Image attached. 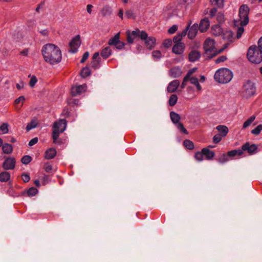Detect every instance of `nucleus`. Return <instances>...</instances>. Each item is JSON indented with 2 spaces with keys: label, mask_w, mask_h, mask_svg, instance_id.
<instances>
[{
  "label": "nucleus",
  "mask_w": 262,
  "mask_h": 262,
  "mask_svg": "<svg viewBox=\"0 0 262 262\" xmlns=\"http://www.w3.org/2000/svg\"><path fill=\"white\" fill-rule=\"evenodd\" d=\"M41 53L45 61L51 64L60 62L62 59L59 48L52 43H47L42 47Z\"/></svg>",
  "instance_id": "1"
},
{
  "label": "nucleus",
  "mask_w": 262,
  "mask_h": 262,
  "mask_svg": "<svg viewBox=\"0 0 262 262\" xmlns=\"http://www.w3.org/2000/svg\"><path fill=\"white\" fill-rule=\"evenodd\" d=\"M249 8L246 5H242L239 9V16L241 26L237 28L236 38L239 39L241 37L244 32V26L247 25L249 23L248 14Z\"/></svg>",
  "instance_id": "2"
},
{
  "label": "nucleus",
  "mask_w": 262,
  "mask_h": 262,
  "mask_svg": "<svg viewBox=\"0 0 262 262\" xmlns=\"http://www.w3.org/2000/svg\"><path fill=\"white\" fill-rule=\"evenodd\" d=\"M203 48V56L206 59H209L221 53L224 49L217 51L215 48V43L213 39L208 38L205 40Z\"/></svg>",
  "instance_id": "3"
},
{
  "label": "nucleus",
  "mask_w": 262,
  "mask_h": 262,
  "mask_svg": "<svg viewBox=\"0 0 262 262\" xmlns=\"http://www.w3.org/2000/svg\"><path fill=\"white\" fill-rule=\"evenodd\" d=\"M67 126V121L64 119H59L55 122L53 125V132L52 138L53 142L57 145H61V141L58 139L60 133L63 132Z\"/></svg>",
  "instance_id": "4"
},
{
  "label": "nucleus",
  "mask_w": 262,
  "mask_h": 262,
  "mask_svg": "<svg viewBox=\"0 0 262 262\" xmlns=\"http://www.w3.org/2000/svg\"><path fill=\"white\" fill-rule=\"evenodd\" d=\"M232 77V72L227 68H221L217 70L214 75L215 80L223 84L229 82Z\"/></svg>",
  "instance_id": "5"
},
{
  "label": "nucleus",
  "mask_w": 262,
  "mask_h": 262,
  "mask_svg": "<svg viewBox=\"0 0 262 262\" xmlns=\"http://www.w3.org/2000/svg\"><path fill=\"white\" fill-rule=\"evenodd\" d=\"M256 91V88L254 82L248 80L243 85L241 95L245 98H249L253 96Z\"/></svg>",
  "instance_id": "6"
},
{
  "label": "nucleus",
  "mask_w": 262,
  "mask_h": 262,
  "mask_svg": "<svg viewBox=\"0 0 262 262\" xmlns=\"http://www.w3.org/2000/svg\"><path fill=\"white\" fill-rule=\"evenodd\" d=\"M248 60L254 63H259L262 61V54L256 46H251L247 52Z\"/></svg>",
  "instance_id": "7"
},
{
  "label": "nucleus",
  "mask_w": 262,
  "mask_h": 262,
  "mask_svg": "<svg viewBox=\"0 0 262 262\" xmlns=\"http://www.w3.org/2000/svg\"><path fill=\"white\" fill-rule=\"evenodd\" d=\"M258 148H241L238 149H234L228 152V156L234 157L236 155L241 156L243 153V150L247 151L250 155H253L257 152Z\"/></svg>",
  "instance_id": "8"
},
{
  "label": "nucleus",
  "mask_w": 262,
  "mask_h": 262,
  "mask_svg": "<svg viewBox=\"0 0 262 262\" xmlns=\"http://www.w3.org/2000/svg\"><path fill=\"white\" fill-rule=\"evenodd\" d=\"M80 45V36H75L69 43V52L72 53H76Z\"/></svg>",
  "instance_id": "9"
},
{
  "label": "nucleus",
  "mask_w": 262,
  "mask_h": 262,
  "mask_svg": "<svg viewBox=\"0 0 262 262\" xmlns=\"http://www.w3.org/2000/svg\"><path fill=\"white\" fill-rule=\"evenodd\" d=\"M15 159L13 157H8L4 161L3 167L5 170H12L15 168Z\"/></svg>",
  "instance_id": "10"
},
{
  "label": "nucleus",
  "mask_w": 262,
  "mask_h": 262,
  "mask_svg": "<svg viewBox=\"0 0 262 262\" xmlns=\"http://www.w3.org/2000/svg\"><path fill=\"white\" fill-rule=\"evenodd\" d=\"M182 7L180 5L177 6V9H172L170 6L167 7L164 10V16L167 18H169L173 16L178 15L179 13L177 10H179V7Z\"/></svg>",
  "instance_id": "11"
},
{
  "label": "nucleus",
  "mask_w": 262,
  "mask_h": 262,
  "mask_svg": "<svg viewBox=\"0 0 262 262\" xmlns=\"http://www.w3.org/2000/svg\"><path fill=\"white\" fill-rule=\"evenodd\" d=\"M87 86L85 84L73 86L71 89V94L73 96L80 95L86 91Z\"/></svg>",
  "instance_id": "12"
},
{
  "label": "nucleus",
  "mask_w": 262,
  "mask_h": 262,
  "mask_svg": "<svg viewBox=\"0 0 262 262\" xmlns=\"http://www.w3.org/2000/svg\"><path fill=\"white\" fill-rule=\"evenodd\" d=\"M141 40L144 41L146 47L149 50L152 49L155 46L156 39L154 37L147 36L145 39Z\"/></svg>",
  "instance_id": "13"
},
{
  "label": "nucleus",
  "mask_w": 262,
  "mask_h": 262,
  "mask_svg": "<svg viewBox=\"0 0 262 262\" xmlns=\"http://www.w3.org/2000/svg\"><path fill=\"white\" fill-rule=\"evenodd\" d=\"M182 74V71L179 67H175L171 69L169 71V75L172 78H178L181 76Z\"/></svg>",
  "instance_id": "14"
},
{
  "label": "nucleus",
  "mask_w": 262,
  "mask_h": 262,
  "mask_svg": "<svg viewBox=\"0 0 262 262\" xmlns=\"http://www.w3.org/2000/svg\"><path fill=\"white\" fill-rule=\"evenodd\" d=\"M198 28L199 29V25L197 24H193L188 29V37L190 39L194 38L197 34Z\"/></svg>",
  "instance_id": "15"
},
{
  "label": "nucleus",
  "mask_w": 262,
  "mask_h": 262,
  "mask_svg": "<svg viewBox=\"0 0 262 262\" xmlns=\"http://www.w3.org/2000/svg\"><path fill=\"white\" fill-rule=\"evenodd\" d=\"M184 49L185 45L184 43H176L172 47V52L176 54L181 55L184 52Z\"/></svg>",
  "instance_id": "16"
},
{
  "label": "nucleus",
  "mask_w": 262,
  "mask_h": 262,
  "mask_svg": "<svg viewBox=\"0 0 262 262\" xmlns=\"http://www.w3.org/2000/svg\"><path fill=\"white\" fill-rule=\"evenodd\" d=\"M180 85V81L178 80H174L170 82L167 88L168 93H173L176 91Z\"/></svg>",
  "instance_id": "17"
},
{
  "label": "nucleus",
  "mask_w": 262,
  "mask_h": 262,
  "mask_svg": "<svg viewBox=\"0 0 262 262\" xmlns=\"http://www.w3.org/2000/svg\"><path fill=\"white\" fill-rule=\"evenodd\" d=\"M131 35L134 37H139L142 39H145L147 36V33L144 31H140L139 29H136L130 33Z\"/></svg>",
  "instance_id": "18"
},
{
  "label": "nucleus",
  "mask_w": 262,
  "mask_h": 262,
  "mask_svg": "<svg viewBox=\"0 0 262 262\" xmlns=\"http://www.w3.org/2000/svg\"><path fill=\"white\" fill-rule=\"evenodd\" d=\"M201 53L197 50H192L189 54V60L190 62H195L201 57Z\"/></svg>",
  "instance_id": "19"
},
{
  "label": "nucleus",
  "mask_w": 262,
  "mask_h": 262,
  "mask_svg": "<svg viewBox=\"0 0 262 262\" xmlns=\"http://www.w3.org/2000/svg\"><path fill=\"white\" fill-rule=\"evenodd\" d=\"M196 70H197L196 68H193L190 69L188 71L186 75L183 78V81H182V83L181 84L182 89H184L186 86V85L187 84V82L189 80L190 77L193 73H194L196 71Z\"/></svg>",
  "instance_id": "20"
},
{
  "label": "nucleus",
  "mask_w": 262,
  "mask_h": 262,
  "mask_svg": "<svg viewBox=\"0 0 262 262\" xmlns=\"http://www.w3.org/2000/svg\"><path fill=\"white\" fill-rule=\"evenodd\" d=\"M210 26V22L208 18L202 19L199 24V29L202 32L206 31Z\"/></svg>",
  "instance_id": "21"
},
{
  "label": "nucleus",
  "mask_w": 262,
  "mask_h": 262,
  "mask_svg": "<svg viewBox=\"0 0 262 262\" xmlns=\"http://www.w3.org/2000/svg\"><path fill=\"white\" fill-rule=\"evenodd\" d=\"M211 31L212 34L215 36L222 35L223 32V29L219 25H213L211 28Z\"/></svg>",
  "instance_id": "22"
},
{
  "label": "nucleus",
  "mask_w": 262,
  "mask_h": 262,
  "mask_svg": "<svg viewBox=\"0 0 262 262\" xmlns=\"http://www.w3.org/2000/svg\"><path fill=\"white\" fill-rule=\"evenodd\" d=\"M56 148H48L45 153V158L49 160L53 159L56 155Z\"/></svg>",
  "instance_id": "23"
},
{
  "label": "nucleus",
  "mask_w": 262,
  "mask_h": 262,
  "mask_svg": "<svg viewBox=\"0 0 262 262\" xmlns=\"http://www.w3.org/2000/svg\"><path fill=\"white\" fill-rule=\"evenodd\" d=\"M100 13L103 17L110 16L112 13V9L108 5L104 6L100 10Z\"/></svg>",
  "instance_id": "24"
},
{
  "label": "nucleus",
  "mask_w": 262,
  "mask_h": 262,
  "mask_svg": "<svg viewBox=\"0 0 262 262\" xmlns=\"http://www.w3.org/2000/svg\"><path fill=\"white\" fill-rule=\"evenodd\" d=\"M170 117L172 123L174 124L180 122L181 116L178 113L174 112H170Z\"/></svg>",
  "instance_id": "25"
},
{
  "label": "nucleus",
  "mask_w": 262,
  "mask_h": 262,
  "mask_svg": "<svg viewBox=\"0 0 262 262\" xmlns=\"http://www.w3.org/2000/svg\"><path fill=\"white\" fill-rule=\"evenodd\" d=\"M233 32L230 30H226L225 31H223L222 36L223 39L227 40L230 42L232 41V39L233 38Z\"/></svg>",
  "instance_id": "26"
},
{
  "label": "nucleus",
  "mask_w": 262,
  "mask_h": 262,
  "mask_svg": "<svg viewBox=\"0 0 262 262\" xmlns=\"http://www.w3.org/2000/svg\"><path fill=\"white\" fill-rule=\"evenodd\" d=\"M112 51L110 47H106L102 50L101 52V56L104 59H107L111 56V55L112 54Z\"/></svg>",
  "instance_id": "27"
},
{
  "label": "nucleus",
  "mask_w": 262,
  "mask_h": 262,
  "mask_svg": "<svg viewBox=\"0 0 262 262\" xmlns=\"http://www.w3.org/2000/svg\"><path fill=\"white\" fill-rule=\"evenodd\" d=\"M216 129L220 133L219 134L222 135L223 137L226 136L229 130L228 128L226 126L221 125H218L216 127Z\"/></svg>",
  "instance_id": "28"
},
{
  "label": "nucleus",
  "mask_w": 262,
  "mask_h": 262,
  "mask_svg": "<svg viewBox=\"0 0 262 262\" xmlns=\"http://www.w3.org/2000/svg\"><path fill=\"white\" fill-rule=\"evenodd\" d=\"M120 38V33H116L114 37L111 38L108 42V44L110 46H115L118 41L119 40Z\"/></svg>",
  "instance_id": "29"
},
{
  "label": "nucleus",
  "mask_w": 262,
  "mask_h": 262,
  "mask_svg": "<svg viewBox=\"0 0 262 262\" xmlns=\"http://www.w3.org/2000/svg\"><path fill=\"white\" fill-rule=\"evenodd\" d=\"M10 174L7 171H4L0 173V181L2 182H6L9 180Z\"/></svg>",
  "instance_id": "30"
},
{
  "label": "nucleus",
  "mask_w": 262,
  "mask_h": 262,
  "mask_svg": "<svg viewBox=\"0 0 262 262\" xmlns=\"http://www.w3.org/2000/svg\"><path fill=\"white\" fill-rule=\"evenodd\" d=\"M189 80H190L191 83H192V84L196 86V89L198 91H201L202 90L201 86L200 85V84L199 82L198 79L196 77H190V78Z\"/></svg>",
  "instance_id": "31"
},
{
  "label": "nucleus",
  "mask_w": 262,
  "mask_h": 262,
  "mask_svg": "<svg viewBox=\"0 0 262 262\" xmlns=\"http://www.w3.org/2000/svg\"><path fill=\"white\" fill-rule=\"evenodd\" d=\"M203 152L204 155V157L207 159H210L214 156V153L209 150L208 148H203Z\"/></svg>",
  "instance_id": "32"
},
{
  "label": "nucleus",
  "mask_w": 262,
  "mask_h": 262,
  "mask_svg": "<svg viewBox=\"0 0 262 262\" xmlns=\"http://www.w3.org/2000/svg\"><path fill=\"white\" fill-rule=\"evenodd\" d=\"M125 15L128 19H135L136 18V15L135 14L134 10L132 9L126 10L125 12Z\"/></svg>",
  "instance_id": "33"
},
{
  "label": "nucleus",
  "mask_w": 262,
  "mask_h": 262,
  "mask_svg": "<svg viewBox=\"0 0 262 262\" xmlns=\"http://www.w3.org/2000/svg\"><path fill=\"white\" fill-rule=\"evenodd\" d=\"M176 126L177 127V129L181 132L182 133L185 135H187L188 134V131L187 129L184 127V125L181 122H179L177 123Z\"/></svg>",
  "instance_id": "34"
},
{
  "label": "nucleus",
  "mask_w": 262,
  "mask_h": 262,
  "mask_svg": "<svg viewBox=\"0 0 262 262\" xmlns=\"http://www.w3.org/2000/svg\"><path fill=\"white\" fill-rule=\"evenodd\" d=\"M178 97L176 94H172L170 96L169 99V104L171 106H174L177 102Z\"/></svg>",
  "instance_id": "35"
},
{
  "label": "nucleus",
  "mask_w": 262,
  "mask_h": 262,
  "mask_svg": "<svg viewBox=\"0 0 262 262\" xmlns=\"http://www.w3.org/2000/svg\"><path fill=\"white\" fill-rule=\"evenodd\" d=\"M255 119V116L253 115L248 119L243 124V128H246L254 121Z\"/></svg>",
  "instance_id": "36"
},
{
  "label": "nucleus",
  "mask_w": 262,
  "mask_h": 262,
  "mask_svg": "<svg viewBox=\"0 0 262 262\" xmlns=\"http://www.w3.org/2000/svg\"><path fill=\"white\" fill-rule=\"evenodd\" d=\"M91 74V70L89 68L85 67L82 69L81 72V77L85 78L89 76Z\"/></svg>",
  "instance_id": "37"
},
{
  "label": "nucleus",
  "mask_w": 262,
  "mask_h": 262,
  "mask_svg": "<svg viewBox=\"0 0 262 262\" xmlns=\"http://www.w3.org/2000/svg\"><path fill=\"white\" fill-rule=\"evenodd\" d=\"M101 59H93L91 61V67L95 70L97 69L100 67Z\"/></svg>",
  "instance_id": "38"
},
{
  "label": "nucleus",
  "mask_w": 262,
  "mask_h": 262,
  "mask_svg": "<svg viewBox=\"0 0 262 262\" xmlns=\"http://www.w3.org/2000/svg\"><path fill=\"white\" fill-rule=\"evenodd\" d=\"M43 169L47 173H51L53 171V166L49 162H46L44 164Z\"/></svg>",
  "instance_id": "39"
},
{
  "label": "nucleus",
  "mask_w": 262,
  "mask_h": 262,
  "mask_svg": "<svg viewBox=\"0 0 262 262\" xmlns=\"http://www.w3.org/2000/svg\"><path fill=\"white\" fill-rule=\"evenodd\" d=\"M8 124L7 123H3L0 126V133L2 134H7L8 132Z\"/></svg>",
  "instance_id": "40"
},
{
  "label": "nucleus",
  "mask_w": 262,
  "mask_h": 262,
  "mask_svg": "<svg viewBox=\"0 0 262 262\" xmlns=\"http://www.w3.org/2000/svg\"><path fill=\"white\" fill-rule=\"evenodd\" d=\"M37 192L38 190L36 188L32 187L28 190L27 194L29 196H33L36 195Z\"/></svg>",
  "instance_id": "41"
},
{
  "label": "nucleus",
  "mask_w": 262,
  "mask_h": 262,
  "mask_svg": "<svg viewBox=\"0 0 262 262\" xmlns=\"http://www.w3.org/2000/svg\"><path fill=\"white\" fill-rule=\"evenodd\" d=\"M262 130V124H259L255 128L251 130V133L255 135H258Z\"/></svg>",
  "instance_id": "42"
},
{
  "label": "nucleus",
  "mask_w": 262,
  "mask_h": 262,
  "mask_svg": "<svg viewBox=\"0 0 262 262\" xmlns=\"http://www.w3.org/2000/svg\"><path fill=\"white\" fill-rule=\"evenodd\" d=\"M152 56L155 60H158L161 57V52L159 50L154 51L152 52Z\"/></svg>",
  "instance_id": "43"
},
{
  "label": "nucleus",
  "mask_w": 262,
  "mask_h": 262,
  "mask_svg": "<svg viewBox=\"0 0 262 262\" xmlns=\"http://www.w3.org/2000/svg\"><path fill=\"white\" fill-rule=\"evenodd\" d=\"M32 160V158L28 155H26L23 157V158L21 159V162L24 164H29Z\"/></svg>",
  "instance_id": "44"
},
{
  "label": "nucleus",
  "mask_w": 262,
  "mask_h": 262,
  "mask_svg": "<svg viewBox=\"0 0 262 262\" xmlns=\"http://www.w3.org/2000/svg\"><path fill=\"white\" fill-rule=\"evenodd\" d=\"M228 161V155H223L221 156L218 159L219 162L222 164L226 163Z\"/></svg>",
  "instance_id": "45"
},
{
  "label": "nucleus",
  "mask_w": 262,
  "mask_h": 262,
  "mask_svg": "<svg viewBox=\"0 0 262 262\" xmlns=\"http://www.w3.org/2000/svg\"><path fill=\"white\" fill-rule=\"evenodd\" d=\"M212 4L216 5L219 8L224 7V0H211Z\"/></svg>",
  "instance_id": "46"
},
{
  "label": "nucleus",
  "mask_w": 262,
  "mask_h": 262,
  "mask_svg": "<svg viewBox=\"0 0 262 262\" xmlns=\"http://www.w3.org/2000/svg\"><path fill=\"white\" fill-rule=\"evenodd\" d=\"M127 41L129 44L133 43L135 38L131 35L129 31H127Z\"/></svg>",
  "instance_id": "47"
},
{
  "label": "nucleus",
  "mask_w": 262,
  "mask_h": 262,
  "mask_svg": "<svg viewBox=\"0 0 262 262\" xmlns=\"http://www.w3.org/2000/svg\"><path fill=\"white\" fill-rule=\"evenodd\" d=\"M204 157V155L203 152V150H202V152H198L195 155V158L199 161H201L203 160Z\"/></svg>",
  "instance_id": "48"
},
{
  "label": "nucleus",
  "mask_w": 262,
  "mask_h": 262,
  "mask_svg": "<svg viewBox=\"0 0 262 262\" xmlns=\"http://www.w3.org/2000/svg\"><path fill=\"white\" fill-rule=\"evenodd\" d=\"M37 82V78L35 76L33 75L31 77V79H30V80L29 82V85L31 88H33Z\"/></svg>",
  "instance_id": "49"
},
{
  "label": "nucleus",
  "mask_w": 262,
  "mask_h": 262,
  "mask_svg": "<svg viewBox=\"0 0 262 262\" xmlns=\"http://www.w3.org/2000/svg\"><path fill=\"white\" fill-rule=\"evenodd\" d=\"M185 147H194L193 143L189 140H185L183 142Z\"/></svg>",
  "instance_id": "50"
},
{
  "label": "nucleus",
  "mask_w": 262,
  "mask_h": 262,
  "mask_svg": "<svg viewBox=\"0 0 262 262\" xmlns=\"http://www.w3.org/2000/svg\"><path fill=\"white\" fill-rule=\"evenodd\" d=\"M227 60V57L224 55H222L216 58L215 60V63L218 64L219 63L224 62Z\"/></svg>",
  "instance_id": "51"
},
{
  "label": "nucleus",
  "mask_w": 262,
  "mask_h": 262,
  "mask_svg": "<svg viewBox=\"0 0 262 262\" xmlns=\"http://www.w3.org/2000/svg\"><path fill=\"white\" fill-rule=\"evenodd\" d=\"M36 126V123L34 121H31L26 126L27 130L29 131Z\"/></svg>",
  "instance_id": "52"
},
{
  "label": "nucleus",
  "mask_w": 262,
  "mask_h": 262,
  "mask_svg": "<svg viewBox=\"0 0 262 262\" xmlns=\"http://www.w3.org/2000/svg\"><path fill=\"white\" fill-rule=\"evenodd\" d=\"M223 137L220 134H216L213 137V143L216 144L220 142Z\"/></svg>",
  "instance_id": "53"
},
{
  "label": "nucleus",
  "mask_w": 262,
  "mask_h": 262,
  "mask_svg": "<svg viewBox=\"0 0 262 262\" xmlns=\"http://www.w3.org/2000/svg\"><path fill=\"white\" fill-rule=\"evenodd\" d=\"M191 23H189L187 26L186 27V29L184 30L181 33H179L178 35L181 36V38H182L183 36H185L187 34V33L188 31V29L189 27H190Z\"/></svg>",
  "instance_id": "54"
},
{
  "label": "nucleus",
  "mask_w": 262,
  "mask_h": 262,
  "mask_svg": "<svg viewBox=\"0 0 262 262\" xmlns=\"http://www.w3.org/2000/svg\"><path fill=\"white\" fill-rule=\"evenodd\" d=\"M217 20L219 23H221L224 21V16L222 13L219 12L217 15Z\"/></svg>",
  "instance_id": "55"
},
{
  "label": "nucleus",
  "mask_w": 262,
  "mask_h": 262,
  "mask_svg": "<svg viewBox=\"0 0 262 262\" xmlns=\"http://www.w3.org/2000/svg\"><path fill=\"white\" fill-rule=\"evenodd\" d=\"M125 46V43L121 41L120 40L118 41V42L115 45V47L118 50L122 49Z\"/></svg>",
  "instance_id": "56"
},
{
  "label": "nucleus",
  "mask_w": 262,
  "mask_h": 262,
  "mask_svg": "<svg viewBox=\"0 0 262 262\" xmlns=\"http://www.w3.org/2000/svg\"><path fill=\"white\" fill-rule=\"evenodd\" d=\"M177 26L176 25H174L168 29V32L169 34H173L174 32L177 31Z\"/></svg>",
  "instance_id": "57"
},
{
  "label": "nucleus",
  "mask_w": 262,
  "mask_h": 262,
  "mask_svg": "<svg viewBox=\"0 0 262 262\" xmlns=\"http://www.w3.org/2000/svg\"><path fill=\"white\" fill-rule=\"evenodd\" d=\"M241 147H258V146L255 144H250L249 142H247L244 144Z\"/></svg>",
  "instance_id": "58"
},
{
  "label": "nucleus",
  "mask_w": 262,
  "mask_h": 262,
  "mask_svg": "<svg viewBox=\"0 0 262 262\" xmlns=\"http://www.w3.org/2000/svg\"><path fill=\"white\" fill-rule=\"evenodd\" d=\"M89 56V53L88 52H85L83 54V56L82 57V58H81V59L80 60V62L81 63L84 62L86 60V59H88Z\"/></svg>",
  "instance_id": "59"
},
{
  "label": "nucleus",
  "mask_w": 262,
  "mask_h": 262,
  "mask_svg": "<svg viewBox=\"0 0 262 262\" xmlns=\"http://www.w3.org/2000/svg\"><path fill=\"white\" fill-rule=\"evenodd\" d=\"M21 177L25 183L29 182L30 180V176L28 174H22Z\"/></svg>",
  "instance_id": "60"
},
{
  "label": "nucleus",
  "mask_w": 262,
  "mask_h": 262,
  "mask_svg": "<svg viewBox=\"0 0 262 262\" xmlns=\"http://www.w3.org/2000/svg\"><path fill=\"white\" fill-rule=\"evenodd\" d=\"M37 142H38V138H34L29 141L28 145L30 146H32L33 145H34V144H35L36 143H37Z\"/></svg>",
  "instance_id": "61"
},
{
  "label": "nucleus",
  "mask_w": 262,
  "mask_h": 262,
  "mask_svg": "<svg viewBox=\"0 0 262 262\" xmlns=\"http://www.w3.org/2000/svg\"><path fill=\"white\" fill-rule=\"evenodd\" d=\"M25 100V98L24 96H19L18 98L15 99V104H17L20 103V102H23Z\"/></svg>",
  "instance_id": "62"
},
{
  "label": "nucleus",
  "mask_w": 262,
  "mask_h": 262,
  "mask_svg": "<svg viewBox=\"0 0 262 262\" xmlns=\"http://www.w3.org/2000/svg\"><path fill=\"white\" fill-rule=\"evenodd\" d=\"M182 38H181V36L179 35H177L175 36L173 38V41L174 43H180V41H181Z\"/></svg>",
  "instance_id": "63"
},
{
  "label": "nucleus",
  "mask_w": 262,
  "mask_h": 262,
  "mask_svg": "<svg viewBox=\"0 0 262 262\" xmlns=\"http://www.w3.org/2000/svg\"><path fill=\"white\" fill-rule=\"evenodd\" d=\"M259 51L262 54V36L260 38L258 42V48Z\"/></svg>",
  "instance_id": "64"
}]
</instances>
